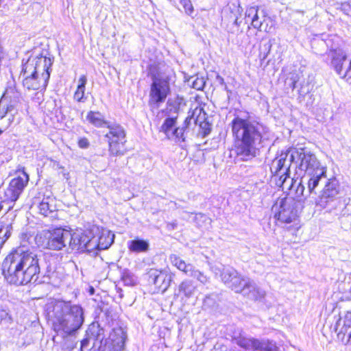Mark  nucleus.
Here are the masks:
<instances>
[{
  "mask_svg": "<svg viewBox=\"0 0 351 351\" xmlns=\"http://www.w3.org/2000/svg\"><path fill=\"white\" fill-rule=\"evenodd\" d=\"M217 271L220 272L221 279L227 286L233 280L235 276L238 274V271L233 267L224 265H222L221 267L215 268L216 274H217Z\"/></svg>",
  "mask_w": 351,
  "mask_h": 351,
  "instance_id": "27",
  "label": "nucleus"
},
{
  "mask_svg": "<svg viewBox=\"0 0 351 351\" xmlns=\"http://www.w3.org/2000/svg\"><path fill=\"white\" fill-rule=\"evenodd\" d=\"M324 186L318 195L316 205L322 208H328L332 203H340L339 195L340 194V185L335 178L323 180Z\"/></svg>",
  "mask_w": 351,
  "mask_h": 351,
  "instance_id": "9",
  "label": "nucleus"
},
{
  "mask_svg": "<svg viewBox=\"0 0 351 351\" xmlns=\"http://www.w3.org/2000/svg\"><path fill=\"white\" fill-rule=\"evenodd\" d=\"M53 202V199L50 197H44L36 206L39 213L45 217L49 216L55 210Z\"/></svg>",
  "mask_w": 351,
  "mask_h": 351,
  "instance_id": "28",
  "label": "nucleus"
},
{
  "mask_svg": "<svg viewBox=\"0 0 351 351\" xmlns=\"http://www.w3.org/2000/svg\"><path fill=\"white\" fill-rule=\"evenodd\" d=\"M250 284L252 286L247 288V293L246 295L255 300H261L263 299L266 295L265 291L260 287H258L252 280Z\"/></svg>",
  "mask_w": 351,
  "mask_h": 351,
  "instance_id": "33",
  "label": "nucleus"
},
{
  "mask_svg": "<svg viewBox=\"0 0 351 351\" xmlns=\"http://www.w3.org/2000/svg\"><path fill=\"white\" fill-rule=\"evenodd\" d=\"M176 120L177 117L167 118L160 127V131L163 132L168 139L171 138V135L173 134V130L177 128Z\"/></svg>",
  "mask_w": 351,
  "mask_h": 351,
  "instance_id": "31",
  "label": "nucleus"
},
{
  "mask_svg": "<svg viewBox=\"0 0 351 351\" xmlns=\"http://www.w3.org/2000/svg\"><path fill=\"white\" fill-rule=\"evenodd\" d=\"M180 3L182 5L185 14H186L189 16H192L193 13L194 12V8L191 3V0H180Z\"/></svg>",
  "mask_w": 351,
  "mask_h": 351,
  "instance_id": "37",
  "label": "nucleus"
},
{
  "mask_svg": "<svg viewBox=\"0 0 351 351\" xmlns=\"http://www.w3.org/2000/svg\"><path fill=\"white\" fill-rule=\"evenodd\" d=\"M269 19L264 9H260L256 6H252L247 9L245 12L246 21H250L252 26L260 31L264 30L269 32L267 27H264V22Z\"/></svg>",
  "mask_w": 351,
  "mask_h": 351,
  "instance_id": "16",
  "label": "nucleus"
},
{
  "mask_svg": "<svg viewBox=\"0 0 351 351\" xmlns=\"http://www.w3.org/2000/svg\"><path fill=\"white\" fill-rule=\"evenodd\" d=\"M195 125H198L200 129L202 131L204 136H206L210 132L211 128L209 123L206 121V119H203L201 121H197L195 123Z\"/></svg>",
  "mask_w": 351,
  "mask_h": 351,
  "instance_id": "38",
  "label": "nucleus"
},
{
  "mask_svg": "<svg viewBox=\"0 0 351 351\" xmlns=\"http://www.w3.org/2000/svg\"><path fill=\"white\" fill-rule=\"evenodd\" d=\"M238 19H238V17L237 16V17H236V19H235V20H234V23H235V24H237V25H238Z\"/></svg>",
  "mask_w": 351,
  "mask_h": 351,
  "instance_id": "47",
  "label": "nucleus"
},
{
  "mask_svg": "<svg viewBox=\"0 0 351 351\" xmlns=\"http://www.w3.org/2000/svg\"><path fill=\"white\" fill-rule=\"evenodd\" d=\"M149 243L146 241L135 239L128 242V248L133 252H145L149 250Z\"/></svg>",
  "mask_w": 351,
  "mask_h": 351,
  "instance_id": "32",
  "label": "nucleus"
},
{
  "mask_svg": "<svg viewBox=\"0 0 351 351\" xmlns=\"http://www.w3.org/2000/svg\"><path fill=\"white\" fill-rule=\"evenodd\" d=\"M0 133H1V130H0Z\"/></svg>",
  "mask_w": 351,
  "mask_h": 351,
  "instance_id": "52",
  "label": "nucleus"
},
{
  "mask_svg": "<svg viewBox=\"0 0 351 351\" xmlns=\"http://www.w3.org/2000/svg\"><path fill=\"white\" fill-rule=\"evenodd\" d=\"M237 10H238V12H240V7H239V5H238Z\"/></svg>",
  "mask_w": 351,
  "mask_h": 351,
  "instance_id": "50",
  "label": "nucleus"
},
{
  "mask_svg": "<svg viewBox=\"0 0 351 351\" xmlns=\"http://www.w3.org/2000/svg\"><path fill=\"white\" fill-rule=\"evenodd\" d=\"M51 65V59L45 56L30 57L23 65L21 73L23 86L29 90L45 88L50 77Z\"/></svg>",
  "mask_w": 351,
  "mask_h": 351,
  "instance_id": "5",
  "label": "nucleus"
},
{
  "mask_svg": "<svg viewBox=\"0 0 351 351\" xmlns=\"http://www.w3.org/2000/svg\"><path fill=\"white\" fill-rule=\"evenodd\" d=\"M126 337V334L122 328H119L113 330L110 335L112 342L113 351H123Z\"/></svg>",
  "mask_w": 351,
  "mask_h": 351,
  "instance_id": "23",
  "label": "nucleus"
},
{
  "mask_svg": "<svg viewBox=\"0 0 351 351\" xmlns=\"http://www.w3.org/2000/svg\"><path fill=\"white\" fill-rule=\"evenodd\" d=\"M335 208H336V207L332 208H330V209H329V212H332V210H335Z\"/></svg>",
  "mask_w": 351,
  "mask_h": 351,
  "instance_id": "48",
  "label": "nucleus"
},
{
  "mask_svg": "<svg viewBox=\"0 0 351 351\" xmlns=\"http://www.w3.org/2000/svg\"><path fill=\"white\" fill-rule=\"evenodd\" d=\"M71 232L63 228H56L44 234L41 245L51 250H61L69 242Z\"/></svg>",
  "mask_w": 351,
  "mask_h": 351,
  "instance_id": "11",
  "label": "nucleus"
},
{
  "mask_svg": "<svg viewBox=\"0 0 351 351\" xmlns=\"http://www.w3.org/2000/svg\"><path fill=\"white\" fill-rule=\"evenodd\" d=\"M10 228L11 229V228H12V227H11V226L10 227L9 226H7L5 227V230H6V232H5V235H4V236H5V237H10Z\"/></svg>",
  "mask_w": 351,
  "mask_h": 351,
  "instance_id": "46",
  "label": "nucleus"
},
{
  "mask_svg": "<svg viewBox=\"0 0 351 351\" xmlns=\"http://www.w3.org/2000/svg\"><path fill=\"white\" fill-rule=\"evenodd\" d=\"M307 187L308 188V186H307ZM282 190H287V191H294L295 196L298 198H300L302 197L306 198L311 194L316 193L315 189L312 192H309L308 189L306 191H305V187L302 184V180H294L293 178L292 186L290 188L282 189Z\"/></svg>",
  "mask_w": 351,
  "mask_h": 351,
  "instance_id": "25",
  "label": "nucleus"
},
{
  "mask_svg": "<svg viewBox=\"0 0 351 351\" xmlns=\"http://www.w3.org/2000/svg\"><path fill=\"white\" fill-rule=\"evenodd\" d=\"M88 339H85L81 341V349H83L84 348H86L88 346Z\"/></svg>",
  "mask_w": 351,
  "mask_h": 351,
  "instance_id": "45",
  "label": "nucleus"
},
{
  "mask_svg": "<svg viewBox=\"0 0 351 351\" xmlns=\"http://www.w3.org/2000/svg\"><path fill=\"white\" fill-rule=\"evenodd\" d=\"M331 64L335 71L343 79L351 83V60L346 62V53L342 49L330 51Z\"/></svg>",
  "mask_w": 351,
  "mask_h": 351,
  "instance_id": "14",
  "label": "nucleus"
},
{
  "mask_svg": "<svg viewBox=\"0 0 351 351\" xmlns=\"http://www.w3.org/2000/svg\"><path fill=\"white\" fill-rule=\"evenodd\" d=\"M190 113L191 112H189V114L187 117L190 118V121L193 119L194 123H196L203 119H206V113L204 112L203 108L200 106H196L191 112V114Z\"/></svg>",
  "mask_w": 351,
  "mask_h": 351,
  "instance_id": "34",
  "label": "nucleus"
},
{
  "mask_svg": "<svg viewBox=\"0 0 351 351\" xmlns=\"http://www.w3.org/2000/svg\"><path fill=\"white\" fill-rule=\"evenodd\" d=\"M173 276L171 273L157 270H152L150 272V277H153V283L162 291H166L169 287Z\"/></svg>",
  "mask_w": 351,
  "mask_h": 351,
  "instance_id": "17",
  "label": "nucleus"
},
{
  "mask_svg": "<svg viewBox=\"0 0 351 351\" xmlns=\"http://www.w3.org/2000/svg\"><path fill=\"white\" fill-rule=\"evenodd\" d=\"M335 331L338 332V335L341 334L344 336L347 335L348 341L351 340V312H348L343 319L339 318L335 324Z\"/></svg>",
  "mask_w": 351,
  "mask_h": 351,
  "instance_id": "18",
  "label": "nucleus"
},
{
  "mask_svg": "<svg viewBox=\"0 0 351 351\" xmlns=\"http://www.w3.org/2000/svg\"><path fill=\"white\" fill-rule=\"evenodd\" d=\"M121 280L123 282V283L128 286L134 285L136 281L134 275L128 271L123 272L121 276Z\"/></svg>",
  "mask_w": 351,
  "mask_h": 351,
  "instance_id": "36",
  "label": "nucleus"
},
{
  "mask_svg": "<svg viewBox=\"0 0 351 351\" xmlns=\"http://www.w3.org/2000/svg\"><path fill=\"white\" fill-rule=\"evenodd\" d=\"M47 314L53 330L64 335L77 330L84 322L82 308L64 301L56 300L49 304Z\"/></svg>",
  "mask_w": 351,
  "mask_h": 351,
  "instance_id": "3",
  "label": "nucleus"
},
{
  "mask_svg": "<svg viewBox=\"0 0 351 351\" xmlns=\"http://www.w3.org/2000/svg\"><path fill=\"white\" fill-rule=\"evenodd\" d=\"M235 343L245 350L253 351H277L276 343L267 339L259 340L253 337L239 336L234 338Z\"/></svg>",
  "mask_w": 351,
  "mask_h": 351,
  "instance_id": "15",
  "label": "nucleus"
},
{
  "mask_svg": "<svg viewBox=\"0 0 351 351\" xmlns=\"http://www.w3.org/2000/svg\"><path fill=\"white\" fill-rule=\"evenodd\" d=\"M294 160H291V148L286 152L281 153L271 163V171L276 184L282 189L290 188L293 178L289 176V169Z\"/></svg>",
  "mask_w": 351,
  "mask_h": 351,
  "instance_id": "6",
  "label": "nucleus"
},
{
  "mask_svg": "<svg viewBox=\"0 0 351 351\" xmlns=\"http://www.w3.org/2000/svg\"><path fill=\"white\" fill-rule=\"evenodd\" d=\"M295 205L294 201L289 198L278 199L272 207L275 218L282 223H294L297 225L298 215Z\"/></svg>",
  "mask_w": 351,
  "mask_h": 351,
  "instance_id": "10",
  "label": "nucleus"
},
{
  "mask_svg": "<svg viewBox=\"0 0 351 351\" xmlns=\"http://www.w3.org/2000/svg\"><path fill=\"white\" fill-rule=\"evenodd\" d=\"M84 92L85 88L77 87L74 93V99L78 102H84Z\"/></svg>",
  "mask_w": 351,
  "mask_h": 351,
  "instance_id": "41",
  "label": "nucleus"
},
{
  "mask_svg": "<svg viewBox=\"0 0 351 351\" xmlns=\"http://www.w3.org/2000/svg\"><path fill=\"white\" fill-rule=\"evenodd\" d=\"M291 160H294L296 169L304 172L309 192L313 191L319 182L326 179L327 167L308 149L291 148Z\"/></svg>",
  "mask_w": 351,
  "mask_h": 351,
  "instance_id": "4",
  "label": "nucleus"
},
{
  "mask_svg": "<svg viewBox=\"0 0 351 351\" xmlns=\"http://www.w3.org/2000/svg\"><path fill=\"white\" fill-rule=\"evenodd\" d=\"M77 145L82 149H87L90 145V143L88 138L84 137L78 140Z\"/></svg>",
  "mask_w": 351,
  "mask_h": 351,
  "instance_id": "42",
  "label": "nucleus"
},
{
  "mask_svg": "<svg viewBox=\"0 0 351 351\" xmlns=\"http://www.w3.org/2000/svg\"><path fill=\"white\" fill-rule=\"evenodd\" d=\"M98 233V227H93L86 230H77L71 232L69 242V247L73 250L92 252L96 250L97 246L95 234Z\"/></svg>",
  "mask_w": 351,
  "mask_h": 351,
  "instance_id": "7",
  "label": "nucleus"
},
{
  "mask_svg": "<svg viewBox=\"0 0 351 351\" xmlns=\"http://www.w3.org/2000/svg\"><path fill=\"white\" fill-rule=\"evenodd\" d=\"M169 90L167 77L154 76L149 93V104L156 105L158 107V104L165 101Z\"/></svg>",
  "mask_w": 351,
  "mask_h": 351,
  "instance_id": "13",
  "label": "nucleus"
},
{
  "mask_svg": "<svg viewBox=\"0 0 351 351\" xmlns=\"http://www.w3.org/2000/svg\"><path fill=\"white\" fill-rule=\"evenodd\" d=\"M171 263L178 270L182 271L186 276L193 271L194 265L191 263H186L184 260L176 254H171L169 256Z\"/></svg>",
  "mask_w": 351,
  "mask_h": 351,
  "instance_id": "24",
  "label": "nucleus"
},
{
  "mask_svg": "<svg viewBox=\"0 0 351 351\" xmlns=\"http://www.w3.org/2000/svg\"><path fill=\"white\" fill-rule=\"evenodd\" d=\"M190 124V118L186 117L184 122L181 127H177L173 130V135H171V138L169 139L174 140L176 142H184L185 141V130Z\"/></svg>",
  "mask_w": 351,
  "mask_h": 351,
  "instance_id": "29",
  "label": "nucleus"
},
{
  "mask_svg": "<svg viewBox=\"0 0 351 351\" xmlns=\"http://www.w3.org/2000/svg\"><path fill=\"white\" fill-rule=\"evenodd\" d=\"M205 80L203 77H196L192 83V87L196 90H202L205 86Z\"/></svg>",
  "mask_w": 351,
  "mask_h": 351,
  "instance_id": "40",
  "label": "nucleus"
},
{
  "mask_svg": "<svg viewBox=\"0 0 351 351\" xmlns=\"http://www.w3.org/2000/svg\"><path fill=\"white\" fill-rule=\"evenodd\" d=\"M196 288L192 280L184 279L178 286V295H182L186 298H190L194 295Z\"/></svg>",
  "mask_w": 351,
  "mask_h": 351,
  "instance_id": "26",
  "label": "nucleus"
},
{
  "mask_svg": "<svg viewBox=\"0 0 351 351\" xmlns=\"http://www.w3.org/2000/svg\"><path fill=\"white\" fill-rule=\"evenodd\" d=\"M87 120L96 127H103L110 125L108 122L104 120V117L99 112L90 111L87 116Z\"/></svg>",
  "mask_w": 351,
  "mask_h": 351,
  "instance_id": "30",
  "label": "nucleus"
},
{
  "mask_svg": "<svg viewBox=\"0 0 351 351\" xmlns=\"http://www.w3.org/2000/svg\"><path fill=\"white\" fill-rule=\"evenodd\" d=\"M231 125L237 156L241 160L247 161L258 155L263 138L268 128L249 116L236 117Z\"/></svg>",
  "mask_w": 351,
  "mask_h": 351,
  "instance_id": "1",
  "label": "nucleus"
},
{
  "mask_svg": "<svg viewBox=\"0 0 351 351\" xmlns=\"http://www.w3.org/2000/svg\"><path fill=\"white\" fill-rule=\"evenodd\" d=\"M29 180V175L24 171V169L17 171L16 176L10 180L8 186L5 190V200L16 202L27 186Z\"/></svg>",
  "mask_w": 351,
  "mask_h": 351,
  "instance_id": "12",
  "label": "nucleus"
},
{
  "mask_svg": "<svg viewBox=\"0 0 351 351\" xmlns=\"http://www.w3.org/2000/svg\"><path fill=\"white\" fill-rule=\"evenodd\" d=\"M3 228H1L0 229V234H1L3 232Z\"/></svg>",
  "mask_w": 351,
  "mask_h": 351,
  "instance_id": "49",
  "label": "nucleus"
},
{
  "mask_svg": "<svg viewBox=\"0 0 351 351\" xmlns=\"http://www.w3.org/2000/svg\"><path fill=\"white\" fill-rule=\"evenodd\" d=\"M3 274L10 284L23 285L30 282L40 272L38 258L31 252L17 250L9 254L3 263Z\"/></svg>",
  "mask_w": 351,
  "mask_h": 351,
  "instance_id": "2",
  "label": "nucleus"
},
{
  "mask_svg": "<svg viewBox=\"0 0 351 351\" xmlns=\"http://www.w3.org/2000/svg\"><path fill=\"white\" fill-rule=\"evenodd\" d=\"M250 282V279L242 276L238 273L228 287L236 293H242L246 295L247 293V288L252 286Z\"/></svg>",
  "mask_w": 351,
  "mask_h": 351,
  "instance_id": "20",
  "label": "nucleus"
},
{
  "mask_svg": "<svg viewBox=\"0 0 351 351\" xmlns=\"http://www.w3.org/2000/svg\"><path fill=\"white\" fill-rule=\"evenodd\" d=\"M86 83H87L86 76L85 75H82L79 78L77 87L85 88Z\"/></svg>",
  "mask_w": 351,
  "mask_h": 351,
  "instance_id": "43",
  "label": "nucleus"
},
{
  "mask_svg": "<svg viewBox=\"0 0 351 351\" xmlns=\"http://www.w3.org/2000/svg\"><path fill=\"white\" fill-rule=\"evenodd\" d=\"M189 276L196 278L202 284H206L209 280L208 277H207L203 272L196 269L195 267L193 268V271L190 274Z\"/></svg>",
  "mask_w": 351,
  "mask_h": 351,
  "instance_id": "35",
  "label": "nucleus"
},
{
  "mask_svg": "<svg viewBox=\"0 0 351 351\" xmlns=\"http://www.w3.org/2000/svg\"><path fill=\"white\" fill-rule=\"evenodd\" d=\"M93 291H94V289H93V288H91V289H90V292H91V293H93Z\"/></svg>",
  "mask_w": 351,
  "mask_h": 351,
  "instance_id": "51",
  "label": "nucleus"
},
{
  "mask_svg": "<svg viewBox=\"0 0 351 351\" xmlns=\"http://www.w3.org/2000/svg\"><path fill=\"white\" fill-rule=\"evenodd\" d=\"M2 322L11 324L12 322V317L6 310L0 307V324Z\"/></svg>",
  "mask_w": 351,
  "mask_h": 351,
  "instance_id": "39",
  "label": "nucleus"
},
{
  "mask_svg": "<svg viewBox=\"0 0 351 351\" xmlns=\"http://www.w3.org/2000/svg\"><path fill=\"white\" fill-rule=\"evenodd\" d=\"M291 80L292 82L290 86L291 87L292 89H295L296 88V84L298 80V75H295V77H292Z\"/></svg>",
  "mask_w": 351,
  "mask_h": 351,
  "instance_id": "44",
  "label": "nucleus"
},
{
  "mask_svg": "<svg viewBox=\"0 0 351 351\" xmlns=\"http://www.w3.org/2000/svg\"><path fill=\"white\" fill-rule=\"evenodd\" d=\"M20 97L21 93L17 90L16 83L13 80L8 82V86L5 90V92L1 99H5V101L10 102L17 106L19 102Z\"/></svg>",
  "mask_w": 351,
  "mask_h": 351,
  "instance_id": "22",
  "label": "nucleus"
},
{
  "mask_svg": "<svg viewBox=\"0 0 351 351\" xmlns=\"http://www.w3.org/2000/svg\"><path fill=\"white\" fill-rule=\"evenodd\" d=\"M16 105L5 101V99H0V119L8 117V126L10 125L14 119V116L17 114Z\"/></svg>",
  "mask_w": 351,
  "mask_h": 351,
  "instance_id": "21",
  "label": "nucleus"
},
{
  "mask_svg": "<svg viewBox=\"0 0 351 351\" xmlns=\"http://www.w3.org/2000/svg\"><path fill=\"white\" fill-rule=\"evenodd\" d=\"M109 130L104 137L108 144V152L112 156H121L125 153L126 132L119 124L108 125Z\"/></svg>",
  "mask_w": 351,
  "mask_h": 351,
  "instance_id": "8",
  "label": "nucleus"
},
{
  "mask_svg": "<svg viewBox=\"0 0 351 351\" xmlns=\"http://www.w3.org/2000/svg\"><path fill=\"white\" fill-rule=\"evenodd\" d=\"M97 246H96V250H102L108 249L114 242V235L108 230L100 231L98 228V233L95 234Z\"/></svg>",
  "mask_w": 351,
  "mask_h": 351,
  "instance_id": "19",
  "label": "nucleus"
}]
</instances>
